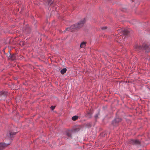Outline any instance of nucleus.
Returning a JSON list of instances; mask_svg holds the SVG:
<instances>
[{"label":"nucleus","instance_id":"obj_12","mask_svg":"<svg viewBox=\"0 0 150 150\" xmlns=\"http://www.w3.org/2000/svg\"><path fill=\"white\" fill-rule=\"evenodd\" d=\"M78 118V117L76 116H73L72 118V119L73 120L75 121Z\"/></svg>","mask_w":150,"mask_h":150},{"label":"nucleus","instance_id":"obj_1","mask_svg":"<svg viewBox=\"0 0 150 150\" xmlns=\"http://www.w3.org/2000/svg\"><path fill=\"white\" fill-rule=\"evenodd\" d=\"M85 22V18L82 19L78 24H75L71 25L70 27L66 28L65 31H73L75 29L79 28L82 27Z\"/></svg>","mask_w":150,"mask_h":150},{"label":"nucleus","instance_id":"obj_15","mask_svg":"<svg viewBox=\"0 0 150 150\" xmlns=\"http://www.w3.org/2000/svg\"><path fill=\"white\" fill-rule=\"evenodd\" d=\"M55 108V106H52L51 107V109L52 110H53Z\"/></svg>","mask_w":150,"mask_h":150},{"label":"nucleus","instance_id":"obj_2","mask_svg":"<svg viewBox=\"0 0 150 150\" xmlns=\"http://www.w3.org/2000/svg\"><path fill=\"white\" fill-rule=\"evenodd\" d=\"M8 93L5 91H1L0 92V100H3L5 98L6 96L7 95Z\"/></svg>","mask_w":150,"mask_h":150},{"label":"nucleus","instance_id":"obj_19","mask_svg":"<svg viewBox=\"0 0 150 150\" xmlns=\"http://www.w3.org/2000/svg\"><path fill=\"white\" fill-rule=\"evenodd\" d=\"M76 129L75 130L76 131H79L80 130V129L79 128H77L76 129Z\"/></svg>","mask_w":150,"mask_h":150},{"label":"nucleus","instance_id":"obj_18","mask_svg":"<svg viewBox=\"0 0 150 150\" xmlns=\"http://www.w3.org/2000/svg\"><path fill=\"white\" fill-rule=\"evenodd\" d=\"M123 37H124V38H125V35H120V38H122Z\"/></svg>","mask_w":150,"mask_h":150},{"label":"nucleus","instance_id":"obj_8","mask_svg":"<svg viewBox=\"0 0 150 150\" xmlns=\"http://www.w3.org/2000/svg\"><path fill=\"white\" fill-rule=\"evenodd\" d=\"M16 55L14 54H10V55L9 56V57H10V58L11 59L13 60L15 59L16 58Z\"/></svg>","mask_w":150,"mask_h":150},{"label":"nucleus","instance_id":"obj_11","mask_svg":"<svg viewBox=\"0 0 150 150\" xmlns=\"http://www.w3.org/2000/svg\"><path fill=\"white\" fill-rule=\"evenodd\" d=\"M86 42H82L80 45L81 47H84L86 46Z\"/></svg>","mask_w":150,"mask_h":150},{"label":"nucleus","instance_id":"obj_14","mask_svg":"<svg viewBox=\"0 0 150 150\" xmlns=\"http://www.w3.org/2000/svg\"><path fill=\"white\" fill-rule=\"evenodd\" d=\"M141 48V47L139 46L138 45H136L135 47V48H136V49L137 50L140 49Z\"/></svg>","mask_w":150,"mask_h":150},{"label":"nucleus","instance_id":"obj_5","mask_svg":"<svg viewBox=\"0 0 150 150\" xmlns=\"http://www.w3.org/2000/svg\"><path fill=\"white\" fill-rule=\"evenodd\" d=\"M10 143L5 144L3 143H0V150H2L4 149V148L9 145Z\"/></svg>","mask_w":150,"mask_h":150},{"label":"nucleus","instance_id":"obj_3","mask_svg":"<svg viewBox=\"0 0 150 150\" xmlns=\"http://www.w3.org/2000/svg\"><path fill=\"white\" fill-rule=\"evenodd\" d=\"M129 142L130 144H140V142L139 141L135 139H131Z\"/></svg>","mask_w":150,"mask_h":150},{"label":"nucleus","instance_id":"obj_4","mask_svg":"<svg viewBox=\"0 0 150 150\" xmlns=\"http://www.w3.org/2000/svg\"><path fill=\"white\" fill-rule=\"evenodd\" d=\"M122 119L121 118H116L115 120H114L112 122V123L113 125L116 126L117 125L116 124H115V123H118L119 122H120L121 121Z\"/></svg>","mask_w":150,"mask_h":150},{"label":"nucleus","instance_id":"obj_16","mask_svg":"<svg viewBox=\"0 0 150 150\" xmlns=\"http://www.w3.org/2000/svg\"><path fill=\"white\" fill-rule=\"evenodd\" d=\"M107 28V27H105L102 28L101 29L102 30H105V29H106Z\"/></svg>","mask_w":150,"mask_h":150},{"label":"nucleus","instance_id":"obj_13","mask_svg":"<svg viewBox=\"0 0 150 150\" xmlns=\"http://www.w3.org/2000/svg\"><path fill=\"white\" fill-rule=\"evenodd\" d=\"M66 134L67 136H68V137L71 136V134L70 132V131H68L67 132Z\"/></svg>","mask_w":150,"mask_h":150},{"label":"nucleus","instance_id":"obj_17","mask_svg":"<svg viewBox=\"0 0 150 150\" xmlns=\"http://www.w3.org/2000/svg\"><path fill=\"white\" fill-rule=\"evenodd\" d=\"M95 117L96 119H97L98 117V115L97 114L95 116Z\"/></svg>","mask_w":150,"mask_h":150},{"label":"nucleus","instance_id":"obj_9","mask_svg":"<svg viewBox=\"0 0 150 150\" xmlns=\"http://www.w3.org/2000/svg\"><path fill=\"white\" fill-rule=\"evenodd\" d=\"M121 31L122 32L123 34L125 35H127L129 33V31L126 30H122Z\"/></svg>","mask_w":150,"mask_h":150},{"label":"nucleus","instance_id":"obj_20","mask_svg":"<svg viewBox=\"0 0 150 150\" xmlns=\"http://www.w3.org/2000/svg\"><path fill=\"white\" fill-rule=\"evenodd\" d=\"M118 31H120V30H118Z\"/></svg>","mask_w":150,"mask_h":150},{"label":"nucleus","instance_id":"obj_6","mask_svg":"<svg viewBox=\"0 0 150 150\" xmlns=\"http://www.w3.org/2000/svg\"><path fill=\"white\" fill-rule=\"evenodd\" d=\"M16 133L13 132H9L7 134V136L9 138H11L13 136L16 134Z\"/></svg>","mask_w":150,"mask_h":150},{"label":"nucleus","instance_id":"obj_7","mask_svg":"<svg viewBox=\"0 0 150 150\" xmlns=\"http://www.w3.org/2000/svg\"><path fill=\"white\" fill-rule=\"evenodd\" d=\"M144 48L146 50V52H148L149 51V46L147 45H145L144 46Z\"/></svg>","mask_w":150,"mask_h":150},{"label":"nucleus","instance_id":"obj_10","mask_svg":"<svg viewBox=\"0 0 150 150\" xmlns=\"http://www.w3.org/2000/svg\"><path fill=\"white\" fill-rule=\"evenodd\" d=\"M67 71V69L66 68H64L61 70L60 71V72L61 73L63 74H64Z\"/></svg>","mask_w":150,"mask_h":150}]
</instances>
